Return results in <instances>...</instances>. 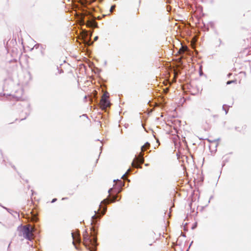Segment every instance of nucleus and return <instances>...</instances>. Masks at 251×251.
<instances>
[{
    "instance_id": "aec40b11",
    "label": "nucleus",
    "mask_w": 251,
    "mask_h": 251,
    "mask_svg": "<svg viewBox=\"0 0 251 251\" xmlns=\"http://www.w3.org/2000/svg\"><path fill=\"white\" fill-rule=\"evenodd\" d=\"M148 165H149V164H145V166H148Z\"/></svg>"
},
{
    "instance_id": "0eeeda50",
    "label": "nucleus",
    "mask_w": 251,
    "mask_h": 251,
    "mask_svg": "<svg viewBox=\"0 0 251 251\" xmlns=\"http://www.w3.org/2000/svg\"><path fill=\"white\" fill-rule=\"evenodd\" d=\"M117 197H118L117 195L114 196L112 197V198H111V199L110 200V202H115L116 201V199H117Z\"/></svg>"
},
{
    "instance_id": "6e6552de",
    "label": "nucleus",
    "mask_w": 251,
    "mask_h": 251,
    "mask_svg": "<svg viewBox=\"0 0 251 251\" xmlns=\"http://www.w3.org/2000/svg\"><path fill=\"white\" fill-rule=\"evenodd\" d=\"M80 2L81 3V4L84 5L86 4L87 3V0H81V1H80Z\"/></svg>"
},
{
    "instance_id": "ddd939ff",
    "label": "nucleus",
    "mask_w": 251,
    "mask_h": 251,
    "mask_svg": "<svg viewBox=\"0 0 251 251\" xmlns=\"http://www.w3.org/2000/svg\"><path fill=\"white\" fill-rule=\"evenodd\" d=\"M12 99H16L17 100H20V98L17 97H15L14 96H12Z\"/></svg>"
},
{
    "instance_id": "a211bd4d",
    "label": "nucleus",
    "mask_w": 251,
    "mask_h": 251,
    "mask_svg": "<svg viewBox=\"0 0 251 251\" xmlns=\"http://www.w3.org/2000/svg\"><path fill=\"white\" fill-rule=\"evenodd\" d=\"M98 39V36H96L94 38V40L95 41H96L97 39Z\"/></svg>"
},
{
    "instance_id": "4468645a",
    "label": "nucleus",
    "mask_w": 251,
    "mask_h": 251,
    "mask_svg": "<svg viewBox=\"0 0 251 251\" xmlns=\"http://www.w3.org/2000/svg\"><path fill=\"white\" fill-rule=\"evenodd\" d=\"M115 7V5H113V6H111V7L110 8V10L111 12H112L113 11V10L114 9Z\"/></svg>"
},
{
    "instance_id": "f3484780",
    "label": "nucleus",
    "mask_w": 251,
    "mask_h": 251,
    "mask_svg": "<svg viewBox=\"0 0 251 251\" xmlns=\"http://www.w3.org/2000/svg\"><path fill=\"white\" fill-rule=\"evenodd\" d=\"M57 200L56 199H53L52 201H51V202L53 203L54 202H55Z\"/></svg>"
},
{
    "instance_id": "2eb2a0df",
    "label": "nucleus",
    "mask_w": 251,
    "mask_h": 251,
    "mask_svg": "<svg viewBox=\"0 0 251 251\" xmlns=\"http://www.w3.org/2000/svg\"><path fill=\"white\" fill-rule=\"evenodd\" d=\"M130 171V169H129L127 170V172H126L125 174H124V175L123 176L122 178H123V177H124V176H125V175H126L127 173H128V172H129Z\"/></svg>"
},
{
    "instance_id": "6ab92c4d",
    "label": "nucleus",
    "mask_w": 251,
    "mask_h": 251,
    "mask_svg": "<svg viewBox=\"0 0 251 251\" xmlns=\"http://www.w3.org/2000/svg\"><path fill=\"white\" fill-rule=\"evenodd\" d=\"M82 21H83V24H85V21H84V19H83V20H82Z\"/></svg>"
},
{
    "instance_id": "f257e3e1",
    "label": "nucleus",
    "mask_w": 251,
    "mask_h": 251,
    "mask_svg": "<svg viewBox=\"0 0 251 251\" xmlns=\"http://www.w3.org/2000/svg\"><path fill=\"white\" fill-rule=\"evenodd\" d=\"M83 236L84 240L83 244L86 248L89 251H96V246L97 245L96 243V238L94 237L93 239H91L86 231L84 232Z\"/></svg>"
},
{
    "instance_id": "dca6fc26",
    "label": "nucleus",
    "mask_w": 251,
    "mask_h": 251,
    "mask_svg": "<svg viewBox=\"0 0 251 251\" xmlns=\"http://www.w3.org/2000/svg\"><path fill=\"white\" fill-rule=\"evenodd\" d=\"M112 191V188H110L109 190H108V193L109 194V195L111 193V192Z\"/></svg>"
},
{
    "instance_id": "20e7f679",
    "label": "nucleus",
    "mask_w": 251,
    "mask_h": 251,
    "mask_svg": "<svg viewBox=\"0 0 251 251\" xmlns=\"http://www.w3.org/2000/svg\"><path fill=\"white\" fill-rule=\"evenodd\" d=\"M108 201H109L108 199H104L101 202L100 204L99 209L98 212H99L101 208L103 209V211L101 212V214L100 216L99 215V213L98 214L96 211H94L95 214L94 215L92 216V221L91 222V224H92V223L95 219H96L98 217L100 218L101 215H103L105 214V213L106 211L107 208L105 205L104 207H102V204H104V205L107 204L108 203Z\"/></svg>"
},
{
    "instance_id": "f8f14e48",
    "label": "nucleus",
    "mask_w": 251,
    "mask_h": 251,
    "mask_svg": "<svg viewBox=\"0 0 251 251\" xmlns=\"http://www.w3.org/2000/svg\"><path fill=\"white\" fill-rule=\"evenodd\" d=\"M235 82V81H234V80H229V81H228L226 82V84H227V85H228V84H231V83H233V82Z\"/></svg>"
},
{
    "instance_id": "9d476101",
    "label": "nucleus",
    "mask_w": 251,
    "mask_h": 251,
    "mask_svg": "<svg viewBox=\"0 0 251 251\" xmlns=\"http://www.w3.org/2000/svg\"><path fill=\"white\" fill-rule=\"evenodd\" d=\"M227 106L226 105H224L223 106V110L225 111V113L226 114L227 113L228 110L226 109V107Z\"/></svg>"
},
{
    "instance_id": "1a4fd4ad",
    "label": "nucleus",
    "mask_w": 251,
    "mask_h": 251,
    "mask_svg": "<svg viewBox=\"0 0 251 251\" xmlns=\"http://www.w3.org/2000/svg\"><path fill=\"white\" fill-rule=\"evenodd\" d=\"M227 106L226 105H224L223 106V110L225 111V113L226 114L227 113L228 110L226 109V107Z\"/></svg>"
},
{
    "instance_id": "9b49d317",
    "label": "nucleus",
    "mask_w": 251,
    "mask_h": 251,
    "mask_svg": "<svg viewBox=\"0 0 251 251\" xmlns=\"http://www.w3.org/2000/svg\"><path fill=\"white\" fill-rule=\"evenodd\" d=\"M94 24H95V23L94 21L90 22L88 24V26H93Z\"/></svg>"
},
{
    "instance_id": "423d86ee",
    "label": "nucleus",
    "mask_w": 251,
    "mask_h": 251,
    "mask_svg": "<svg viewBox=\"0 0 251 251\" xmlns=\"http://www.w3.org/2000/svg\"><path fill=\"white\" fill-rule=\"evenodd\" d=\"M72 236L73 239V244L75 246V249H78V248L76 246V245H75V243H77L79 244L80 243V239L79 235L78 234V235H75L74 233H72Z\"/></svg>"
},
{
    "instance_id": "f03ea898",
    "label": "nucleus",
    "mask_w": 251,
    "mask_h": 251,
    "mask_svg": "<svg viewBox=\"0 0 251 251\" xmlns=\"http://www.w3.org/2000/svg\"><path fill=\"white\" fill-rule=\"evenodd\" d=\"M150 145L148 142H147L144 145L141 147L142 151L140 153L139 156H135L134 159L132 162V166L134 168H141L139 164H142L144 162V159L143 158V152L148 148H149Z\"/></svg>"
},
{
    "instance_id": "7ed1b4c3",
    "label": "nucleus",
    "mask_w": 251,
    "mask_h": 251,
    "mask_svg": "<svg viewBox=\"0 0 251 251\" xmlns=\"http://www.w3.org/2000/svg\"><path fill=\"white\" fill-rule=\"evenodd\" d=\"M18 230H19V236H23L24 238L29 241L33 238V230L29 226H21L18 227Z\"/></svg>"
},
{
    "instance_id": "39448f33",
    "label": "nucleus",
    "mask_w": 251,
    "mask_h": 251,
    "mask_svg": "<svg viewBox=\"0 0 251 251\" xmlns=\"http://www.w3.org/2000/svg\"><path fill=\"white\" fill-rule=\"evenodd\" d=\"M107 95L108 93H104L100 101L101 106L104 108H107L110 105V103L108 100V96Z\"/></svg>"
}]
</instances>
